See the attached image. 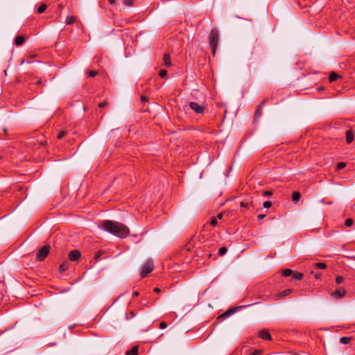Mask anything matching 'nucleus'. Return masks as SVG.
<instances>
[{
	"label": "nucleus",
	"mask_w": 355,
	"mask_h": 355,
	"mask_svg": "<svg viewBox=\"0 0 355 355\" xmlns=\"http://www.w3.org/2000/svg\"><path fill=\"white\" fill-rule=\"evenodd\" d=\"M101 227L107 232L120 238H125L130 234V230L126 225L116 221L104 220Z\"/></svg>",
	"instance_id": "f257e3e1"
},
{
	"label": "nucleus",
	"mask_w": 355,
	"mask_h": 355,
	"mask_svg": "<svg viewBox=\"0 0 355 355\" xmlns=\"http://www.w3.org/2000/svg\"><path fill=\"white\" fill-rule=\"evenodd\" d=\"M208 38L212 55L214 56L216 55V48L219 40V34L216 28L211 29Z\"/></svg>",
	"instance_id": "f03ea898"
},
{
	"label": "nucleus",
	"mask_w": 355,
	"mask_h": 355,
	"mask_svg": "<svg viewBox=\"0 0 355 355\" xmlns=\"http://www.w3.org/2000/svg\"><path fill=\"white\" fill-rule=\"evenodd\" d=\"M154 269V263L152 260H148L142 266V269L140 272L141 278L146 277Z\"/></svg>",
	"instance_id": "7ed1b4c3"
},
{
	"label": "nucleus",
	"mask_w": 355,
	"mask_h": 355,
	"mask_svg": "<svg viewBox=\"0 0 355 355\" xmlns=\"http://www.w3.org/2000/svg\"><path fill=\"white\" fill-rule=\"evenodd\" d=\"M261 49L260 44H257V40L254 41V43L250 45L247 49V55L249 60L252 59L254 54H257L259 51Z\"/></svg>",
	"instance_id": "20e7f679"
},
{
	"label": "nucleus",
	"mask_w": 355,
	"mask_h": 355,
	"mask_svg": "<svg viewBox=\"0 0 355 355\" xmlns=\"http://www.w3.org/2000/svg\"><path fill=\"white\" fill-rule=\"evenodd\" d=\"M50 245L48 244H46L44 246H43L39 252L37 253L36 258L39 261H44L46 257L48 256L50 250Z\"/></svg>",
	"instance_id": "39448f33"
},
{
	"label": "nucleus",
	"mask_w": 355,
	"mask_h": 355,
	"mask_svg": "<svg viewBox=\"0 0 355 355\" xmlns=\"http://www.w3.org/2000/svg\"><path fill=\"white\" fill-rule=\"evenodd\" d=\"M189 107L194 111L196 114H203L205 110V106L199 105L196 102H191L189 103Z\"/></svg>",
	"instance_id": "423d86ee"
},
{
	"label": "nucleus",
	"mask_w": 355,
	"mask_h": 355,
	"mask_svg": "<svg viewBox=\"0 0 355 355\" xmlns=\"http://www.w3.org/2000/svg\"><path fill=\"white\" fill-rule=\"evenodd\" d=\"M81 257L78 250H73L69 253V259L71 261H77Z\"/></svg>",
	"instance_id": "0eeeda50"
},
{
	"label": "nucleus",
	"mask_w": 355,
	"mask_h": 355,
	"mask_svg": "<svg viewBox=\"0 0 355 355\" xmlns=\"http://www.w3.org/2000/svg\"><path fill=\"white\" fill-rule=\"evenodd\" d=\"M346 295V291L345 288H340L336 290L332 294L331 296L334 297L337 299H341Z\"/></svg>",
	"instance_id": "6e6552de"
},
{
	"label": "nucleus",
	"mask_w": 355,
	"mask_h": 355,
	"mask_svg": "<svg viewBox=\"0 0 355 355\" xmlns=\"http://www.w3.org/2000/svg\"><path fill=\"white\" fill-rule=\"evenodd\" d=\"M259 337L263 340H272L271 335L269 331L266 329H263L259 332Z\"/></svg>",
	"instance_id": "1a4fd4ad"
},
{
	"label": "nucleus",
	"mask_w": 355,
	"mask_h": 355,
	"mask_svg": "<svg viewBox=\"0 0 355 355\" xmlns=\"http://www.w3.org/2000/svg\"><path fill=\"white\" fill-rule=\"evenodd\" d=\"M266 99L263 100V101L259 105V106L256 109L255 112H254V118L255 119H258L261 116V115L262 114V106L266 103Z\"/></svg>",
	"instance_id": "9d476101"
},
{
	"label": "nucleus",
	"mask_w": 355,
	"mask_h": 355,
	"mask_svg": "<svg viewBox=\"0 0 355 355\" xmlns=\"http://www.w3.org/2000/svg\"><path fill=\"white\" fill-rule=\"evenodd\" d=\"M346 141L347 143L351 144L354 139V134L352 130H349L346 132Z\"/></svg>",
	"instance_id": "9b49d317"
},
{
	"label": "nucleus",
	"mask_w": 355,
	"mask_h": 355,
	"mask_svg": "<svg viewBox=\"0 0 355 355\" xmlns=\"http://www.w3.org/2000/svg\"><path fill=\"white\" fill-rule=\"evenodd\" d=\"M236 308L232 307L230 309H228L227 311H225L224 313L220 315L219 318H226L230 317L232 314L235 313Z\"/></svg>",
	"instance_id": "f8f14e48"
},
{
	"label": "nucleus",
	"mask_w": 355,
	"mask_h": 355,
	"mask_svg": "<svg viewBox=\"0 0 355 355\" xmlns=\"http://www.w3.org/2000/svg\"><path fill=\"white\" fill-rule=\"evenodd\" d=\"M292 291H293L292 289H290V288L286 289V290L282 291L279 295H277L276 297V299L284 297L288 295L289 294H291L292 293Z\"/></svg>",
	"instance_id": "ddd939ff"
},
{
	"label": "nucleus",
	"mask_w": 355,
	"mask_h": 355,
	"mask_svg": "<svg viewBox=\"0 0 355 355\" xmlns=\"http://www.w3.org/2000/svg\"><path fill=\"white\" fill-rule=\"evenodd\" d=\"M25 42V37L24 36L19 35L15 37V44L16 46H21Z\"/></svg>",
	"instance_id": "4468645a"
},
{
	"label": "nucleus",
	"mask_w": 355,
	"mask_h": 355,
	"mask_svg": "<svg viewBox=\"0 0 355 355\" xmlns=\"http://www.w3.org/2000/svg\"><path fill=\"white\" fill-rule=\"evenodd\" d=\"M291 276L293 280H300L303 278V274L297 271H293V274L291 275Z\"/></svg>",
	"instance_id": "2eb2a0df"
},
{
	"label": "nucleus",
	"mask_w": 355,
	"mask_h": 355,
	"mask_svg": "<svg viewBox=\"0 0 355 355\" xmlns=\"http://www.w3.org/2000/svg\"><path fill=\"white\" fill-rule=\"evenodd\" d=\"M240 205L241 207H243L245 209H249L252 205V202L250 200L242 201L240 203Z\"/></svg>",
	"instance_id": "dca6fc26"
},
{
	"label": "nucleus",
	"mask_w": 355,
	"mask_h": 355,
	"mask_svg": "<svg viewBox=\"0 0 355 355\" xmlns=\"http://www.w3.org/2000/svg\"><path fill=\"white\" fill-rule=\"evenodd\" d=\"M139 347L134 346L130 350L126 352V355H137Z\"/></svg>",
	"instance_id": "f3484780"
},
{
	"label": "nucleus",
	"mask_w": 355,
	"mask_h": 355,
	"mask_svg": "<svg viewBox=\"0 0 355 355\" xmlns=\"http://www.w3.org/2000/svg\"><path fill=\"white\" fill-rule=\"evenodd\" d=\"M164 65L166 67H171V62L170 59V55L168 54H164Z\"/></svg>",
	"instance_id": "a211bd4d"
},
{
	"label": "nucleus",
	"mask_w": 355,
	"mask_h": 355,
	"mask_svg": "<svg viewBox=\"0 0 355 355\" xmlns=\"http://www.w3.org/2000/svg\"><path fill=\"white\" fill-rule=\"evenodd\" d=\"M338 78V75L336 72H331L329 76V80L330 83L336 81Z\"/></svg>",
	"instance_id": "6ab92c4d"
},
{
	"label": "nucleus",
	"mask_w": 355,
	"mask_h": 355,
	"mask_svg": "<svg viewBox=\"0 0 355 355\" xmlns=\"http://www.w3.org/2000/svg\"><path fill=\"white\" fill-rule=\"evenodd\" d=\"M301 194L298 191H294L292 194V200L293 202H297L300 199Z\"/></svg>",
	"instance_id": "aec40b11"
},
{
	"label": "nucleus",
	"mask_w": 355,
	"mask_h": 355,
	"mask_svg": "<svg viewBox=\"0 0 355 355\" xmlns=\"http://www.w3.org/2000/svg\"><path fill=\"white\" fill-rule=\"evenodd\" d=\"M68 269V262L64 261L60 266V272H65Z\"/></svg>",
	"instance_id": "412c9836"
},
{
	"label": "nucleus",
	"mask_w": 355,
	"mask_h": 355,
	"mask_svg": "<svg viewBox=\"0 0 355 355\" xmlns=\"http://www.w3.org/2000/svg\"><path fill=\"white\" fill-rule=\"evenodd\" d=\"M352 340V338L351 337H341L340 338V342L342 343V344H348Z\"/></svg>",
	"instance_id": "4be33fe9"
},
{
	"label": "nucleus",
	"mask_w": 355,
	"mask_h": 355,
	"mask_svg": "<svg viewBox=\"0 0 355 355\" xmlns=\"http://www.w3.org/2000/svg\"><path fill=\"white\" fill-rule=\"evenodd\" d=\"M47 6L45 3H42L38 8H37V12L39 14H42L43 13L46 9Z\"/></svg>",
	"instance_id": "5701e85b"
},
{
	"label": "nucleus",
	"mask_w": 355,
	"mask_h": 355,
	"mask_svg": "<svg viewBox=\"0 0 355 355\" xmlns=\"http://www.w3.org/2000/svg\"><path fill=\"white\" fill-rule=\"evenodd\" d=\"M293 274V270L289 268H286L282 271V275L284 277H289Z\"/></svg>",
	"instance_id": "b1692460"
},
{
	"label": "nucleus",
	"mask_w": 355,
	"mask_h": 355,
	"mask_svg": "<svg viewBox=\"0 0 355 355\" xmlns=\"http://www.w3.org/2000/svg\"><path fill=\"white\" fill-rule=\"evenodd\" d=\"M75 22V18L73 16H67L66 18L67 24H72Z\"/></svg>",
	"instance_id": "393cba45"
},
{
	"label": "nucleus",
	"mask_w": 355,
	"mask_h": 355,
	"mask_svg": "<svg viewBox=\"0 0 355 355\" xmlns=\"http://www.w3.org/2000/svg\"><path fill=\"white\" fill-rule=\"evenodd\" d=\"M315 267L318 269H324L326 268L327 265L325 263L318 262L315 263Z\"/></svg>",
	"instance_id": "a878e982"
},
{
	"label": "nucleus",
	"mask_w": 355,
	"mask_h": 355,
	"mask_svg": "<svg viewBox=\"0 0 355 355\" xmlns=\"http://www.w3.org/2000/svg\"><path fill=\"white\" fill-rule=\"evenodd\" d=\"M227 249L225 247H221L218 250V254L223 256L226 254Z\"/></svg>",
	"instance_id": "bb28decb"
},
{
	"label": "nucleus",
	"mask_w": 355,
	"mask_h": 355,
	"mask_svg": "<svg viewBox=\"0 0 355 355\" xmlns=\"http://www.w3.org/2000/svg\"><path fill=\"white\" fill-rule=\"evenodd\" d=\"M346 166V164L345 162H339L336 166V169L338 171L343 169Z\"/></svg>",
	"instance_id": "cd10ccee"
},
{
	"label": "nucleus",
	"mask_w": 355,
	"mask_h": 355,
	"mask_svg": "<svg viewBox=\"0 0 355 355\" xmlns=\"http://www.w3.org/2000/svg\"><path fill=\"white\" fill-rule=\"evenodd\" d=\"M167 75V71L166 69H161L159 72V76L164 78Z\"/></svg>",
	"instance_id": "c85d7f7f"
},
{
	"label": "nucleus",
	"mask_w": 355,
	"mask_h": 355,
	"mask_svg": "<svg viewBox=\"0 0 355 355\" xmlns=\"http://www.w3.org/2000/svg\"><path fill=\"white\" fill-rule=\"evenodd\" d=\"M344 281V278L342 276L338 275L336 277V282L337 284H340L343 283Z\"/></svg>",
	"instance_id": "c756f323"
},
{
	"label": "nucleus",
	"mask_w": 355,
	"mask_h": 355,
	"mask_svg": "<svg viewBox=\"0 0 355 355\" xmlns=\"http://www.w3.org/2000/svg\"><path fill=\"white\" fill-rule=\"evenodd\" d=\"M353 224V220L352 218H347L345 220V225L347 227H350Z\"/></svg>",
	"instance_id": "7c9ffc66"
},
{
	"label": "nucleus",
	"mask_w": 355,
	"mask_h": 355,
	"mask_svg": "<svg viewBox=\"0 0 355 355\" xmlns=\"http://www.w3.org/2000/svg\"><path fill=\"white\" fill-rule=\"evenodd\" d=\"M98 74V72L96 71H89L88 72V76L90 78L95 77Z\"/></svg>",
	"instance_id": "2f4dec72"
},
{
	"label": "nucleus",
	"mask_w": 355,
	"mask_h": 355,
	"mask_svg": "<svg viewBox=\"0 0 355 355\" xmlns=\"http://www.w3.org/2000/svg\"><path fill=\"white\" fill-rule=\"evenodd\" d=\"M134 0H123V3L126 6H130L133 4Z\"/></svg>",
	"instance_id": "473e14b6"
},
{
	"label": "nucleus",
	"mask_w": 355,
	"mask_h": 355,
	"mask_svg": "<svg viewBox=\"0 0 355 355\" xmlns=\"http://www.w3.org/2000/svg\"><path fill=\"white\" fill-rule=\"evenodd\" d=\"M272 206V202L270 201H265L263 202V207L264 208H270Z\"/></svg>",
	"instance_id": "72a5a7b5"
},
{
	"label": "nucleus",
	"mask_w": 355,
	"mask_h": 355,
	"mask_svg": "<svg viewBox=\"0 0 355 355\" xmlns=\"http://www.w3.org/2000/svg\"><path fill=\"white\" fill-rule=\"evenodd\" d=\"M212 226H216L218 224V220L216 218H212L210 222Z\"/></svg>",
	"instance_id": "f704fd0d"
},
{
	"label": "nucleus",
	"mask_w": 355,
	"mask_h": 355,
	"mask_svg": "<svg viewBox=\"0 0 355 355\" xmlns=\"http://www.w3.org/2000/svg\"><path fill=\"white\" fill-rule=\"evenodd\" d=\"M107 105H108L107 102L104 101V102L100 103L98 104V107H99L100 108H105V107H107Z\"/></svg>",
	"instance_id": "c9c22d12"
},
{
	"label": "nucleus",
	"mask_w": 355,
	"mask_h": 355,
	"mask_svg": "<svg viewBox=\"0 0 355 355\" xmlns=\"http://www.w3.org/2000/svg\"><path fill=\"white\" fill-rule=\"evenodd\" d=\"M66 135V132L65 131H61L58 135V139H62L64 135Z\"/></svg>",
	"instance_id": "e433bc0d"
},
{
	"label": "nucleus",
	"mask_w": 355,
	"mask_h": 355,
	"mask_svg": "<svg viewBox=\"0 0 355 355\" xmlns=\"http://www.w3.org/2000/svg\"><path fill=\"white\" fill-rule=\"evenodd\" d=\"M159 328H160V329H163L166 328V327H167V324H166V322H161L159 323Z\"/></svg>",
	"instance_id": "4c0bfd02"
},
{
	"label": "nucleus",
	"mask_w": 355,
	"mask_h": 355,
	"mask_svg": "<svg viewBox=\"0 0 355 355\" xmlns=\"http://www.w3.org/2000/svg\"><path fill=\"white\" fill-rule=\"evenodd\" d=\"M261 353H262V351L258 349V350H255L254 352L251 353L250 355H261Z\"/></svg>",
	"instance_id": "58836bf2"
},
{
	"label": "nucleus",
	"mask_w": 355,
	"mask_h": 355,
	"mask_svg": "<svg viewBox=\"0 0 355 355\" xmlns=\"http://www.w3.org/2000/svg\"><path fill=\"white\" fill-rule=\"evenodd\" d=\"M263 196H268L272 195V192L270 191H266L263 192Z\"/></svg>",
	"instance_id": "ea45409f"
},
{
	"label": "nucleus",
	"mask_w": 355,
	"mask_h": 355,
	"mask_svg": "<svg viewBox=\"0 0 355 355\" xmlns=\"http://www.w3.org/2000/svg\"><path fill=\"white\" fill-rule=\"evenodd\" d=\"M266 217V215L265 214H259L257 216V218L259 220H262L264 218Z\"/></svg>",
	"instance_id": "a19ab883"
},
{
	"label": "nucleus",
	"mask_w": 355,
	"mask_h": 355,
	"mask_svg": "<svg viewBox=\"0 0 355 355\" xmlns=\"http://www.w3.org/2000/svg\"><path fill=\"white\" fill-rule=\"evenodd\" d=\"M141 101L142 102H146V101H148V98H147L146 96H141Z\"/></svg>",
	"instance_id": "79ce46f5"
},
{
	"label": "nucleus",
	"mask_w": 355,
	"mask_h": 355,
	"mask_svg": "<svg viewBox=\"0 0 355 355\" xmlns=\"http://www.w3.org/2000/svg\"><path fill=\"white\" fill-rule=\"evenodd\" d=\"M223 213H220L217 215L216 218L217 220L219 219V220H221L223 218Z\"/></svg>",
	"instance_id": "37998d69"
},
{
	"label": "nucleus",
	"mask_w": 355,
	"mask_h": 355,
	"mask_svg": "<svg viewBox=\"0 0 355 355\" xmlns=\"http://www.w3.org/2000/svg\"><path fill=\"white\" fill-rule=\"evenodd\" d=\"M139 293L138 291H134L132 293L133 297H137V296H139Z\"/></svg>",
	"instance_id": "c03bdc74"
},
{
	"label": "nucleus",
	"mask_w": 355,
	"mask_h": 355,
	"mask_svg": "<svg viewBox=\"0 0 355 355\" xmlns=\"http://www.w3.org/2000/svg\"><path fill=\"white\" fill-rule=\"evenodd\" d=\"M161 291L160 288L156 287L154 288V292L159 293Z\"/></svg>",
	"instance_id": "a18cd8bd"
},
{
	"label": "nucleus",
	"mask_w": 355,
	"mask_h": 355,
	"mask_svg": "<svg viewBox=\"0 0 355 355\" xmlns=\"http://www.w3.org/2000/svg\"><path fill=\"white\" fill-rule=\"evenodd\" d=\"M259 304V302H254V303H252V304H248V305H244V306H242V307H248V306H250L251 305H254V304Z\"/></svg>",
	"instance_id": "49530a36"
},
{
	"label": "nucleus",
	"mask_w": 355,
	"mask_h": 355,
	"mask_svg": "<svg viewBox=\"0 0 355 355\" xmlns=\"http://www.w3.org/2000/svg\"><path fill=\"white\" fill-rule=\"evenodd\" d=\"M320 276H321V275H320V273H318V274H316V275H315V277L316 279H319V278L320 277Z\"/></svg>",
	"instance_id": "de8ad7c7"
},
{
	"label": "nucleus",
	"mask_w": 355,
	"mask_h": 355,
	"mask_svg": "<svg viewBox=\"0 0 355 355\" xmlns=\"http://www.w3.org/2000/svg\"><path fill=\"white\" fill-rule=\"evenodd\" d=\"M108 1L110 4H114L115 3V0H108Z\"/></svg>",
	"instance_id": "09e8293b"
},
{
	"label": "nucleus",
	"mask_w": 355,
	"mask_h": 355,
	"mask_svg": "<svg viewBox=\"0 0 355 355\" xmlns=\"http://www.w3.org/2000/svg\"><path fill=\"white\" fill-rule=\"evenodd\" d=\"M36 83H37V85H40V84L42 83V80H38L36 82Z\"/></svg>",
	"instance_id": "8fccbe9b"
},
{
	"label": "nucleus",
	"mask_w": 355,
	"mask_h": 355,
	"mask_svg": "<svg viewBox=\"0 0 355 355\" xmlns=\"http://www.w3.org/2000/svg\"><path fill=\"white\" fill-rule=\"evenodd\" d=\"M55 345V343L49 344V345Z\"/></svg>",
	"instance_id": "3c124183"
},
{
	"label": "nucleus",
	"mask_w": 355,
	"mask_h": 355,
	"mask_svg": "<svg viewBox=\"0 0 355 355\" xmlns=\"http://www.w3.org/2000/svg\"><path fill=\"white\" fill-rule=\"evenodd\" d=\"M292 355H299V354H292Z\"/></svg>",
	"instance_id": "603ef678"
}]
</instances>
